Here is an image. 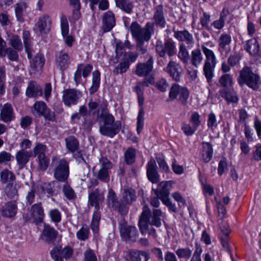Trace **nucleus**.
Returning <instances> with one entry per match:
<instances>
[{
    "label": "nucleus",
    "mask_w": 261,
    "mask_h": 261,
    "mask_svg": "<svg viewBox=\"0 0 261 261\" xmlns=\"http://www.w3.org/2000/svg\"><path fill=\"white\" fill-rule=\"evenodd\" d=\"M129 31L133 37L137 41V50L142 54H145L147 50L144 43L149 41L154 34V24L152 22H148L144 28H142L138 22L134 21L130 25Z\"/></svg>",
    "instance_id": "nucleus-1"
},
{
    "label": "nucleus",
    "mask_w": 261,
    "mask_h": 261,
    "mask_svg": "<svg viewBox=\"0 0 261 261\" xmlns=\"http://www.w3.org/2000/svg\"><path fill=\"white\" fill-rule=\"evenodd\" d=\"M99 117L101 119L99 132L102 135L112 138L119 132L121 128L120 121H115L114 117L106 108H101Z\"/></svg>",
    "instance_id": "nucleus-2"
},
{
    "label": "nucleus",
    "mask_w": 261,
    "mask_h": 261,
    "mask_svg": "<svg viewBox=\"0 0 261 261\" xmlns=\"http://www.w3.org/2000/svg\"><path fill=\"white\" fill-rule=\"evenodd\" d=\"M162 215L163 213L160 209H153L151 212L148 206L145 205L139 222V228L142 233L147 232L149 224L156 227H160L162 225Z\"/></svg>",
    "instance_id": "nucleus-3"
},
{
    "label": "nucleus",
    "mask_w": 261,
    "mask_h": 261,
    "mask_svg": "<svg viewBox=\"0 0 261 261\" xmlns=\"http://www.w3.org/2000/svg\"><path fill=\"white\" fill-rule=\"evenodd\" d=\"M201 49L205 57L203 71L207 82L210 83L212 82L214 76V72L217 64L216 57L214 52L204 45H201Z\"/></svg>",
    "instance_id": "nucleus-4"
},
{
    "label": "nucleus",
    "mask_w": 261,
    "mask_h": 261,
    "mask_svg": "<svg viewBox=\"0 0 261 261\" xmlns=\"http://www.w3.org/2000/svg\"><path fill=\"white\" fill-rule=\"evenodd\" d=\"M239 83L240 85L246 84L254 90L258 89L261 83L259 76L253 72L249 67H245L241 71Z\"/></svg>",
    "instance_id": "nucleus-5"
},
{
    "label": "nucleus",
    "mask_w": 261,
    "mask_h": 261,
    "mask_svg": "<svg viewBox=\"0 0 261 261\" xmlns=\"http://www.w3.org/2000/svg\"><path fill=\"white\" fill-rule=\"evenodd\" d=\"M51 166H55L54 176L58 181L65 182L69 176V168L68 162L65 159L58 160L56 157L52 160Z\"/></svg>",
    "instance_id": "nucleus-6"
},
{
    "label": "nucleus",
    "mask_w": 261,
    "mask_h": 261,
    "mask_svg": "<svg viewBox=\"0 0 261 261\" xmlns=\"http://www.w3.org/2000/svg\"><path fill=\"white\" fill-rule=\"evenodd\" d=\"M189 95L190 92L186 87L175 83L170 88L168 100L172 101L177 99L182 105L186 106L188 103Z\"/></svg>",
    "instance_id": "nucleus-7"
},
{
    "label": "nucleus",
    "mask_w": 261,
    "mask_h": 261,
    "mask_svg": "<svg viewBox=\"0 0 261 261\" xmlns=\"http://www.w3.org/2000/svg\"><path fill=\"white\" fill-rule=\"evenodd\" d=\"M155 49L156 54L160 57H164L166 53L169 57L173 56L176 53L175 42L171 39H166L164 42L158 39L155 43Z\"/></svg>",
    "instance_id": "nucleus-8"
},
{
    "label": "nucleus",
    "mask_w": 261,
    "mask_h": 261,
    "mask_svg": "<svg viewBox=\"0 0 261 261\" xmlns=\"http://www.w3.org/2000/svg\"><path fill=\"white\" fill-rule=\"evenodd\" d=\"M108 207L117 211L121 215H126L128 211V206H125L121 200H118L116 193L112 189H109L107 196Z\"/></svg>",
    "instance_id": "nucleus-9"
},
{
    "label": "nucleus",
    "mask_w": 261,
    "mask_h": 261,
    "mask_svg": "<svg viewBox=\"0 0 261 261\" xmlns=\"http://www.w3.org/2000/svg\"><path fill=\"white\" fill-rule=\"evenodd\" d=\"M105 200V191L95 189L89 194L88 205L94 207V212H100L99 210Z\"/></svg>",
    "instance_id": "nucleus-10"
},
{
    "label": "nucleus",
    "mask_w": 261,
    "mask_h": 261,
    "mask_svg": "<svg viewBox=\"0 0 261 261\" xmlns=\"http://www.w3.org/2000/svg\"><path fill=\"white\" fill-rule=\"evenodd\" d=\"M82 95V93L76 89H67L63 92V101L66 106L70 107L76 105Z\"/></svg>",
    "instance_id": "nucleus-11"
},
{
    "label": "nucleus",
    "mask_w": 261,
    "mask_h": 261,
    "mask_svg": "<svg viewBox=\"0 0 261 261\" xmlns=\"http://www.w3.org/2000/svg\"><path fill=\"white\" fill-rule=\"evenodd\" d=\"M232 42L230 35L226 33L222 34L218 40V51L221 55L227 56L231 50L230 45Z\"/></svg>",
    "instance_id": "nucleus-12"
},
{
    "label": "nucleus",
    "mask_w": 261,
    "mask_h": 261,
    "mask_svg": "<svg viewBox=\"0 0 261 261\" xmlns=\"http://www.w3.org/2000/svg\"><path fill=\"white\" fill-rule=\"evenodd\" d=\"M51 19L50 17L46 14L40 16L35 23V28L37 31L41 34L49 33L51 26Z\"/></svg>",
    "instance_id": "nucleus-13"
},
{
    "label": "nucleus",
    "mask_w": 261,
    "mask_h": 261,
    "mask_svg": "<svg viewBox=\"0 0 261 261\" xmlns=\"http://www.w3.org/2000/svg\"><path fill=\"white\" fill-rule=\"evenodd\" d=\"M165 71L170 77L176 82H179L182 69L180 65L173 61H170L168 63Z\"/></svg>",
    "instance_id": "nucleus-14"
},
{
    "label": "nucleus",
    "mask_w": 261,
    "mask_h": 261,
    "mask_svg": "<svg viewBox=\"0 0 261 261\" xmlns=\"http://www.w3.org/2000/svg\"><path fill=\"white\" fill-rule=\"evenodd\" d=\"M174 37L179 41L185 42L189 48L194 46L195 40L193 35L187 30L174 31Z\"/></svg>",
    "instance_id": "nucleus-15"
},
{
    "label": "nucleus",
    "mask_w": 261,
    "mask_h": 261,
    "mask_svg": "<svg viewBox=\"0 0 261 261\" xmlns=\"http://www.w3.org/2000/svg\"><path fill=\"white\" fill-rule=\"evenodd\" d=\"M147 176L152 183H157L160 181V175L157 171V166L155 160L151 158L146 166Z\"/></svg>",
    "instance_id": "nucleus-16"
},
{
    "label": "nucleus",
    "mask_w": 261,
    "mask_h": 261,
    "mask_svg": "<svg viewBox=\"0 0 261 261\" xmlns=\"http://www.w3.org/2000/svg\"><path fill=\"white\" fill-rule=\"evenodd\" d=\"M172 181H163L159 185V188L154 190L156 196L163 201L169 198V191L172 188Z\"/></svg>",
    "instance_id": "nucleus-17"
},
{
    "label": "nucleus",
    "mask_w": 261,
    "mask_h": 261,
    "mask_svg": "<svg viewBox=\"0 0 261 261\" xmlns=\"http://www.w3.org/2000/svg\"><path fill=\"white\" fill-rule=\"evenodd\" d=\"M153 63V58L150 57L145 63H138L135 71L136 74L139 76H146L148 75L152 70Z\"/></svg>",
    "instance_id": "nucleus-18"
},
{
    "label": "nucleus",
    "mask_w": 261,
    "mask_h": 261,
    "mask_svg": "<svg viewBox=\"0 0 261 261\" xmlns=\"http://www.w3.org/2000/svg\"><path fill=\"white\" fill-rule=\"evenodd\" d=\"M61 28L62 35L64 39L66 44L69 47H71L74 39L72 36L68 35L69 33V24L67 19L64 15H62L61 17Z\"/></svg>",
    "instance_id": "nucleus-19"
},
{
    "label": "nucleus",
    "mask_w": 261,
    "mask_h": 261,
    "mask_svg": "<svg viewBox=\"0 0 261 261\" xmlns=\"http://www.w3.org/2000/svg\"><path fill=\"white\" fill-rule=\"evenodd\" d=\"M70 58L68 53L63 50L57 53L56 55V64L62 71L66 70L70 63Z\"/></svg>",
    "instance_id": "nucleus-20"
},
{
    "label": "nucleus",
    "mask_w": 261,
    "mask_h": 261,
    "mask_svg": "<svg viewBox=\"0 0 261 261\" xmlns=\"http://www.w3.org/2000/svg\"><path fill=\"white\" fill-rule=\"evenodd\" d=\"M102 30L104 32L110 31L116 25V19L114 14L108 11L103 14L102 17Z\"/></svg>",
    "instance_id": "nucleus-21"
},
{
    "label": "nucleus",
    "mask_w": 261,
    "mask_h": 261,
    "mask_svg": "<svg viewBox=\"0 0 261 261\" xmlns=\"http://www.w3.org/2000/svg\"><path fill=\"white\" fill-rule=\"evenodd\" d=\"M153 20L154 24L159 26L161 28H164L166 24V21L164 16V8L162 5L157 6L154 10Z\"/></svg>",
    "instance_id": "nucleus-22"
},
{
    "label": "nucleus",
    "mask_w": 261,
    "mask_h": 261,
    "mask_svg": "<svg viewBox=\"0 0 261 261\" xmlns=\"http://www.w3.org/2000/svg\"><path fill=\"white\" fill-rule=\"evenodd\" d=\"M32 156L33 153L31 151L20 150L17 151L16 153L15 158L19 166V169L20 170L23 168Z\"/></svg>",
    "instance_id": "nucleus-23"
},
{
    "label": "nucleus",
    "mask_w": 261,
    "mask_h": 261,
    "mask_svg": "<svg viewBox=\"0 0 261 261\" xmlns=\"http://www.w3.org/2000/svg\"><path fill=\"white\" fill-rule=\"evenodd\" d=\"M122 237L126 240L133 242L136 241L138 235V230L136 227L133 226H125L120 229Z\"/></svg>",
    "instance_id": "nucleus-24"
},
{
    "label": "nucleus",
    "mask_w": 261,
    "mask_h": 261,
    "mask_svg": "<svg viewBox=\"0 0 261 261\" xmlns=\"http://www.w3.org/2000/svg\"><path fill=\"white\" fill-rule=\"evenodd\" d=\"M17 212V205L15 200L7 202L1 208L2 216L9 218L14 217Z\"/></svg>",
    "instance_id": "nucleus-25"
},
{
    "label": "nucleus",
    "mask_w": 261,
    "mask_h": 261,
    "mask_svg": "<svg viewBox=\"0 0 261 261\" xmlns=\"http://www.w3.org/2000/svg\"><path fill=\"white\" fill-rule=\"evenodd\" d=\"M220 96L228 103H237L239 97L237 92L233 89H223L219 91Z\"/></svg>",
    "instance_id": "nucleus-26"
},
{
    "label": "nucleus",
    "mask_w": 261,
    "mask_h": 261,
    "mask_svg": "<svg viewBox=\"0 0 261 261\" xmlns=\"http://www.w3.org/2000/svg\"><path fill=\"white\" fill-rule=\"evenodd\" d=\"M138 101L140 109L137 117V130L138 134H140L142 132L144 126V111L143 108L144 103V97L143 95L138 96Z\"/></svg>",
    "instance_id": "nucleus-27"
},
{
    "label": "nucleus",
    "mask_w": 261,
    "mask_h": 261,
    "mask_svg": "<svg viewBox=\"0 0 261 261\" xmlns=\"http://www.w3.org/2000/svg\"><path fill=\"white\" fill-rule=\"evenodd\" d=\"M25 93L27 96L35 98L43 94L42 88L34 81L29 83Z\"/></svg>",
    "instance_id": "nucleus-28"
},
{
    "label": "nucleus",
    "mask_w": 261,
    "mask_h": 261,
    "mask_svg": "<svg viewBox=\"0 0 261 261\" xmlns=\"http://www.w3.org/2000/svg\"><path fill=\"white\" fill-rule=\"evenodd\" d=\"M221 233L220 237L221 243L223 248L227 251H229V234L230 232L229 227L227 223H224L223 225L220 226Z\"/></svg>",
    "instance_id": "nucleus-29"
},
{
    "label": "nucleus",
    "mask_w": 261,
    "mask_h": 261,
    "mask_svg": "<svg viewBox=\"0 0 261 261\" xmlns=\"http://www.w3.org/2000/svg\"><path fill=\"white\" fill-rule=\"evenodd\" d=\"M28 5L25 2L20 1L15 4V13L17 20L19 22H23L25 21V14Z\"/></svg>",
    "instance_id": "nucleus-30"
},
{
    "label": "nucleus",
    "mask_w": 261,
    "mask_h": 261,
    "mask_svg": "<svg viewBox=\"0 0 261 261\" xmlns=\"http://www.w3.org/2000/svg\"><path fill=\"white\" fill-rule=\"evenodd\" d=\"M13 119V108L11 104L6 103L1 110L0 120L4 122H8Z\"/></svg>",
    "instance_id": "nucleus-31"
},
{
    "label": "nucleus",
    "mask_w": 261,
    "mask_h": 261,
    "mask_svg": "<svg viewBox=\"0 0 261 261\" xmlns=\"http://www.w3.org/2000/svg\"><path fill=\"white\" fill-rule=\"evenodd\" d=\"M20 186L16 182L8 183L4 189V193L9 199H17L18 196V191Z\"/></svg>",
    "instance_id": "nucleus-32"
},
{
    "label": "nucleus",
    "mask_w": 261,
    "mask_h": 261,
    "mask_svg": "<svg viewBox=\"0 0 261 261\" xmlns=\"http://www.w3.org/2000/svg\"><path fill=\"white\" fill-rule=\"evenodd\" d=\"M58 231L49 225L45 224L42 232V238L47 242L51 243L55 241Z\"/></svg>",
    "instance_id": "nucleus-33"
},
{
    "label": "nucleus",
    "mask_w": 261,
    "mask_h": 261,
    "mask_svg": "<svg viewBox=\"0 0 261 261\" xmlns=\"http://www.w3.org/2000/svg\"><path fill=\"white\" fill-rule=\"evenodd\" d=\"M45 59L41 54H37L31 62V72L35 73L41 70L44 65Z\"/></svg>",
    "instance_id": "nucleus-34"
},
{
    "label": "nucleus",
    "mask_w": 261,
    "mask_h": 261,
    "mask_svg": "<svg viewBox=\"0 0 261 261\" xmlns=\"http://www.w3.org/2000/svg\"><path fill=\"white\" fill-rule=\"evenodd\" d=\"M202 149L201 151V158L203 162H208L213 156V149L212 144L209 142L202 143Z\"/></svg>",
    "instance_id": "nucleus-35"
},
{
    "label": "nucleus",
    "mask_w": 261,
    "mask_h": 261,
    "mask_svg": "<svg viewBox=\"0 0 261 261\" xmlns=\"http://www.w3.org/2000/svg\"><path fill=\"white\" fill-rule=\"evenodd\" d=\"M245 49L252 56H256L259 51V45L256 39L252 38L246 42L244 46Z\"/></svg>",
    "instance_id": "nucleus-36"
},
{
    "label": "nucleus",
    "mask_w": 261,
    "mask_h": 261,
    "mask_svg": "<svg viewBox=\"0 0 261 261\" xmlns=\"http://www.w3.org/2000/svg\"><path fill=\"white\" fill-rule=\"evenodd\" d=\"M74 158L79 162L81 167L83 169V171H80V174H83V178H82L81 180H85L89 174L90 166L86 163L80 152L75 154Z\"/></svg>",
    "instance_id": "nucleus-37"
},
{
    "label": "nucleus",
    "mask_w": 261,
    "mask_h": 261,
    "mask_svg": "<svg viewBox=\"0 0 261 261\" xmlns=\"http://www.w3.org/2000/svg\"><path fill=\"white\" fill-rule=\"evenodd\" d=\"M31 214L34 220L39 222L42 221L43 219L44 214L41 203L34 204L32 206Z\"/></svg>",
    "instance_id": "nucleus-38"
},
{
    "label": "nucleus",
    "mask_w": 261,
    "mask_h": 261,
    "mask_svg": "<svg viewBox=\"0 0 261 261\" xmlns=\"http://www.w3.org/2000/svg\"><path fill=\"white\" fill-rule=\"evenodd\" d=\"M100 83V73L99 70H96L92 72V85L89 89L90 94H93L98 90Z\"/></svg>",
    "instance_id": "nucleus-39"
},
{
    "label": "nucleus",
    "mask_w": 261,
    "mask_h": 261,
    "mask_svg": "<svg viewBox=\"0 0 261 261\" xmlns=\"http://www.w3.org/2000/svg\"><path fill=\"white\" fill-rule=\"evenodd\" d=\"M203 60V57L199 49L196 48L191 51L190 61L193 66L197 68L201 64Z\"/></svg>",
    "instance_id": "nucleus-40"
},
{
    "label": "nucleus",
    "mask_w": 261,
    "mask_h": 261,
    "mask_svg": "<svg viewBox=\"0 0 261 261\" xmlns=\"http://www.w3.org/2000/svg\"><path fill=\"white\" fill-rule=\"evenodd\" d=\"M131 261H147L149 254L143 251H131L129 253Z\"/></svg>",
    "instance_id": "nucleus-41"
},
{
    "label": "nucleus",
    "mask_w": 261,
    "mask_h": 261,
    "mask_svg": "<svg viewBox=\"0 0 261 261\" xmlns=\"http://www.w3.org/2000/svg\"><path fill=\"white\" fill-rule=\"evenodd\" d=\"M135 200L136 194L134 190L128 189L124 191L121 200L125 206H127L128 204H130Z\"/></svg>",
    "instance_id": "nucleus-42"
},
{
    "label": "nucleus",
    "mask_w": 261,
    "mask_h": 261,
    "mask_svg": "<svg viewBox=\"0 0 261 261\" xmlns=\"http://www.w3.org/2000/svg\"><path fill=\"white\" fill-rule=\"evenodd\" d=\"M116 4L117 7L128 14L132 12L134 7L130 0H116Z\"/></svg>",
    "instance_id": "nucleus-43"
},
{
    "label": "nucleus",
    "mask_w": 261,
    "mask_h": 261,
    "mask_svg": "<svg viewBox=\"0 0 261 261\" xmlns=\"http://www.w3.org/2000/svg\"><path fill=\"white\" fill-rule=\"evenodd\" d=\"M178 57L184 64H188L190 59V55L187 50V47L184 43L179 45Z\"/></svg>",
    "instance_id": "nucleus-44"
},
{
    "label": "nucleus",
    "mask_w": 261,
    "mask_h": 261,
    "mask_svg": "<svg viewBox=\"0 0 261 261\" xmlns=\"http://www.w3.org/2000/svg\"><path fill=\"white\" fill-rule=\"evenodd\" d=\"M233 83L232 75L229 73H225L222 75L219 79L220 86L225 89L231 87Z\"/></svg>",
    "instance_id": "nucleus-45"
},
{
    "label": "nucleus",
    "mask_w": 261,
    "mask_h": 261,
    "mask_svg": "<svg viewBox=\"0 0 261 261\" xmlns=\"http://www.w3.org/2000/svg\"><path fill=\"white\" fill-rule=\"evenodd\" d=\"M101 218L100 212H94L91 223V228L95 236L98 235L99 221Z\"/></svg>",
    "instance_id": "nucleus-46"
},
{
    "label": "nucleus",
    "mask_w": 261,
    "mask_h": 261,
    "mask_svg": "<svg viewBox=\"0 0 261 261\" xmlns=\"http://www.w3.org/2000/svg\"><path fill=\"white\" fill-rule=\"evenodd\" d=\"M136 149L129 147L124 152V160L126 164L131 165L136 162Z\"/></svg>",
    "instance_id": "nucleus-47"
},
{
    "label": "nucleus",
    "mask_w": 261,
    "mask_h": 261,
    "mask_svg": "<svg viewBox=\"0 0 261 261\" xmlns=\"http://www.w3.org/2000/svg\"><path fill=\"white\" fill-rule=\"evenodd\" d=\"M67 148L71 152H74L79 147V143L77 139L72 136H70L65 139Z\"/></svg>",
    "instance_id": "nucleus-48"
},
{
    "label": "nucleus",
    "mask_w": 261,
    "mask_h": 261,
    "mask_svg": "<svg viewBox=\"0 0 261 261\" xmlns=\"http://www.w3.org/2000/svg\"><path fill=\"white\" fill-rule=\"evenodd\" d=\"M90 230L86 224H83L76 232L77 238L81 241H85L89 238Z\"/></svg>",
    "instance_id": "nucleus-49"
},
{
    "label": "nucleus",
    "mask_w": 261,
    "mask_h": 261,
    "mask_svg": "<svg viewBox=\"0 0 261 261\" xmlns=\"http://www.w3.org/2000/svg\"><path fill=\"white\" fill-rule=\"evenodd\" d=\"M33 155L37 156V158L43 156L45 154L47 147L45 145L37 143L33 148Z\"/></svg>",
    "instance_id": "nucleus-50"
},
{
    "label": "nucleus",
    "mask_w": 261,
    "mask_h": 261,
    "mask_svg": "<svg viewBox=\"0 0 261 261\" xmlns=\"http://www.w3.org/2000/svg\"><path fill=\"white\" fill-rule=\"evenodd\" d=\"M175 253L179 258L189 259L192 254V250L189 247L178 248Z\"/></svg>",
    "instance_id": "nucleus-51"
},
{
    "label": "nucleus",
    "mask_w": 261,
    "mask_h": 261,
    "mask_svg": "<svg viewBox=\"0 0 261 261\" xmlns=\"http://www.w3.org/2000/svg\"><path fill=\"white\" fill-rule=\"evenodd\" d=\"M9 44L11 45L14 49L18 51L21 50L23 48L21 39L16 35L12 36L10 38Z\"/></svg>",
    "instance_id": "nucleus-52"
},
{
    "label": "nucleus",
    "mask_w": 261,
    "mask_h": 261,
    "mask_svg": "<svg viewBox=\"0 0 261 261\" xmlns=\"http://www.w3.org/2000/svg\"><path fill=\"white\" fill-rule=\"evenodd\" d=\"M15 178V175L13 173L8 169L3 170L1 173V180L3 183L13 181Z\"/></svg>",
    "instance_id": "nucleus-53"
},
{
    "label": "nucleus",
    "mask_w": 261,
    "mask_h": 261,
    "mask_svg": "<svg viewBox=\"0 0 261 261\" xmlns=\"http://www.w3.org/2000/svg\"><path fill=\"white\" fill-rule=\"evenodd\" d=\"M58 185V181H53L50 183L45 184L43 188V191L46 192L49 196L56 195L58 193V190L55 189V187Z\"/></svg>",
    "instance_id": "nucleus-54"
},
{
    "label": "nucleus",
    "mask_w": 261,
    "mask_h": 261,
    "mask_svg": "<svg viewBox=\"0 0 261 261\" xmlns=\"http://www.w3.org/2000/svg\"><path fill=\"white\" fill-rule=\"evenodd\" d=\"M38 168L41 171H45L48 168L50 160L46 155L37 158Z\"/></svg>",
    "instance_id": "nucleus-55"
},
{
    "label": "nucleus",
    "mask_w": 261,
    "mask_h": 261,
    "mask_svg": "<svg viewBox=\"0 0 261 261\" xmlns=\"http://www.w3.org/2000/svg\"><path fill=\"white\" fill-rule=\"evenodd\" d=\"M63 192L64 196L68 200L74 199L76 197V194L71 187V186L67 183H66L63 187Z\"/></svg>",
    "instance_id": "nucleus-56"
},
{
    "label": "nucleus",
    "mask_w": 261,
    "mask_h": 261,
    "mask_svg": "<svg viewBox=\"0 0 261 261\" xmlns=\"http://www.w3.org/2000/svg\"><path fill=\"white\" fill-rule=\"evenodd\" d=\"M23 40L24 47L26 52L28 54V57H30V51L31 50V39H30V33L28 31H24L23 32Z\"/></svg>",
    "instance_id": "nucleus-57"
},
{
    "label": "nucleus",
    "mask_w": 261,
    "mask_h": 261,
    "mask_svg": "<svg viewBox=\"0 0 261 261\" xmlns=\"http://www.w3.org/2000/svg\"><path fill=\"white\" fill-rule=\"evenodd\" d=\"M129 63L128 62L124 61L118 64L115 68L113 72L115 74H122L125 72L128 69Z\"/></svg>",
    "instance_id": "nucleus-58"
},
{
    "label": "nucleus",
    "mask_w": 261,
    "mask_h": 261,
    "mask_svg": "<svg viewBox=\"0 0 261 261\" xmlns=\"http://www.w3.org/2000/svg\"><path fill=\"white\" fill-rule=\"evenodd\" d=\"M49 215L51 221L55 223H58L61 221V213L58 208L50 210Z\"/></svg>",
    "instance_id": "nucleus-59"
},
{
    "label": "nucleus",
    "mask_w": 261,
    "mask_h": 261,
    "mask_svg": "<svg viewBox=\"0 0 261 261\" xmlns=\"http://www.w3.org/2000/svg\"><path fill=\"white\" fill-rule=\"evenodd\" d=\"M202 252V249L200 245L196 243L195 244V250L192 255L190 257V261H201V254Z\"/></svg>",
    "instance_id": "nucleus-60"
},
{
    "label": "nucleus",
    "mask_w": 261,
    "mask_h": 261,
    "mask_svg": "<svg viewBox=\"0 0 261 261\" xmlns=\"http://www.w3.org/2000/svg\"><path fill=\"white\" fill-rule=\"evenodd\" d=\"M6 67L4 65H0V94L4 92V85L6 80Z\"/></svg>",
    "instance_id": "nucleus-61"
},
{
    "label": "nucleus",
    "mask_w": 261,
    "mask_h": 261,
    "mask_svg": "<svg viewBox=\"0 0 261 261\" xmlns=\"http://www.w3.org/2000/svg\"><path fill=\"white\" fill-rule=\"evenodd\" d=\"M97 178L102 182H108L110 180L108 169L100 168L97 173Z\"/></svg>",
    "instance_id": "nucleus-62"
},
{
    "label": "nucleus",
    "mask_w": 261,
    "mask_h": 261,
    "mask_svg": "<svg viewBox=\"0 0 261 261\" xmlns=\"http://www.w3.org/2000/svg\"><path fill=\"white\" fill-rule=\"evenodd\" d=\"M62 248L61 247H57L50 252L52 258L56 261H63V256H62Z\"/></svg>",
    "instance_id": "nucleus-63"
},
{
    "label": "nucleus",
    "mask_w": 261,
    "mask_h": 261,
    "mask_svg": "<svg viewBox=\"0 0 261 261\" xmlns=\"http://www.w3.org/2000/svg\"><path fill=\"white\" fill-rule=\"evenodd\" d=\"M217 121L216 115L213 113H211L208 115L207 125L211 130H214L217 126Z\"/></svg>",
    "instance_id": "nucleus-64"
}]
</instances>
